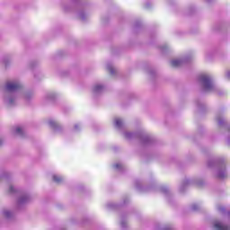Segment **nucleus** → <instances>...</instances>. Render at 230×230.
<instances>
[{
  "mask_svg": "<svg viewBox=\"0 0 230 230\" xmlns=\"http://www.w3.org/2000/svg\"><path fill=\"white\" fill-rule=\"evenodd\" d=\"M200 80L204 85L205 91H211V89H213V84L211 83L209 76L203 75L200 76Z\"/></svg>",
  "mask_w": 230,
  "mask_h": 230,
  "instance_id": "1",
  "label": "nucleus"
},
{
  "mask_svg": "<svg viewBox=\"0 0 230 230\" xmlns=\"http://www.w3.org/2000/svg\"><path fill=\"white\" fill-rule=\"evenodd\" d=\"M17 89H21V84L19 83H7L6 84V91L12 93V91H17Z\"/></svg>",
  "mask_w": 230,
  "mask_h": 230,
  "instance_id": "2",
  "label": "nucleus"
},
{
  "mask_svg": "<svg viewBox=\"0 0 230 230\" xmlns=\"http://www.w3.org/2000/svg\"><path fill=\"white\" fill-rule=\"evenodd\" d=\"M214 227L217 230H229V226L222 225V223H220V222H216L214 224Z\"/></svg>",
  "mask_w": 230,
  "mask_h": 230,
  "instance_id": "3",
  "label": "nucleus"
},
{
  "mask_svg": "<svg viewBox=\"0 0 230 230\" xmlns=\"http://www.w3.org/2000/svg\"><path fill=\"white\" fill-rule=\"evenodd\" d=\"M181 64H182V61L179 60V59H174L172 61V67H179V66H181Z\"/></svg>",
  "mask_w": 230,
  "mask_h": 230,
  "instance_id": "4",
  "label": "nucleus"
},
{
  "mask_svg": "<svg viewBox=\"0 0 230 230\" xmlns=\"http://www.w3.org/2000/svg\"><path fill=\"white\" fill-rule=\"evenodd\" d=\"M115 125L116 127H121V125H123V121L121 120V119H117L115 120Z\"/></svg>",
  "mask_w": 230,
  "mask_h": 230,
  "instance_id": "5",
  "label": "nucleus"
},
{
  "mask_svg": "<svg viewBox=\"0 0 230 230\" xmlns=\"http://www.w3.org/2000/svg\"><path fill=\"white\" fill-rule=\"evenodd\" d=\"M53 181H54V182H62V178L55 175V176H53Z\"/></svg>",
  "mask_w": 230,
  "mask_h": 230,
  "instance_id": "6",
  "label": "nucleus"
},
{
  "mask_svg": "<svg viewBox=\"0 0 230 230\" xmlns=\"http://www.w3.org/2000/svg\"><path fill=\"white\" fill-rule=\"evenodd\" d=\"M100 89H103V86L102 84H97L94 86V91H100Z\"/></svg>",
  "mask_w": 230,
  "mask_h": 230,
  "instance_id": "7",
  "label": "nucleus"
},
{
  "mask_svg": "<svg viewBox=\"0 0 230 230\" xmlns=\"http://www.w3.org/2000/svg\"><path fill=\"white\" fill-rule=\"evenodd\" d=\"M16 134H22V128L21 127L16 128Z\"/></svg>",
  "mask_w": 230,
  "mask_h": 230,
  "instance_id": "8",
  "label": "nucleus"
},
{
  "mask_svg": "<svg viewBox=\"0 0 230 230\" xmlns=\"http://www.w3.org/2000/svg\"><path fill=\"white\" fill-rule=\"evenodd\" d=\"M225 177H226L225 174H223V175H222V174H218V178H219V179H224Z\"/></svg>",
  "mask_w": 230,
  "mask_h": 230,
  "instance_id": "9",
  "label": "nucleus"
},
{
  "mask_svg": "<svg viewBox=\"0 0 230 230\" xmlns=\"http://www.w3.org/2000/svg\"><path fill=\"white\" fill-rule=\"evenodd\" d=\"M9 191H10V193H13V186L10 187Z\"/></svg>",
  "mask_w": 230,
  "mask_h": 230,
  "instance_id": "10",
  "label": "nucleus"
},
{
  "mask_svg": "<svg viewBox=\"0 0 230 230\" xmlns=\"http://www.w3.org/2000/svg\"><path fill=\"white\" fill-rule=\"evenodd\" d=\"M4 216H5V217H10V212L5 211V212H4Z\"/></svg>",
  "mask_w": 230,
  "mask_h": 230,
  "instance_id": "11",
  "label": "nucleus"
},
{
  "mask_svg": "<svg viewBox=\"0 0 230 230\" xmlns=\"http://www.w3.org/2000/svg\"><path fill=\"white\" fill-rule=\"evenodd\" d=\"M0 145H3V141L0 140Z\"/></svg>",
  "mask_w": 230,
  "mask_h": 230,
  "instance_id": "12",
  "label": "nucleus"
}]
</instances>
